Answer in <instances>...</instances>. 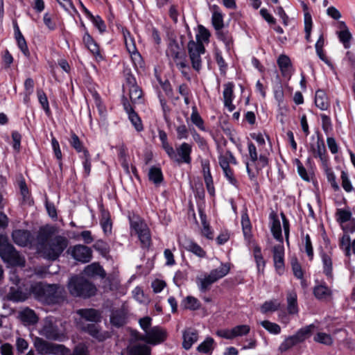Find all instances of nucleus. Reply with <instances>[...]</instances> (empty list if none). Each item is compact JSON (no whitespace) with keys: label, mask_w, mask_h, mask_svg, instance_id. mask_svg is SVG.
Segmentation results:
<instances>
[{"label":"nucleus","mask_w":355,"mask_h":355,"mask_svg":"<svg viewBox=\"0 0 355 355\" xmlns=\"http://www.w3.org/2000/svg\"><path fill=\"white\" fill-rule=\"evenodd\" d=\"M168 336V333L165 329L160 326L151 327L146 334L140 335L138 340L144 341L147 344L157 345L164 343Z\"/></svg>","instance_id":"obj_7"},{"label":"nucleus","mask_w":355,"mask_h":355,"mask_svg":"<svg viewBox=\"0 0 355 355\" xmlns=\"http://www.w3.org/2000/svg\"><path fill=\"white\" fill-rule=\"evenodd\" d=\"M183 342L182 347L188 350L189 349L193 344L197 342L198 339V331L192 328H188L183 331Z\"/></svg>","instance_id":"obj_21"},{"label":"nucleus","mask_w":355,"mask_h":355,"mask_svg":"<svg viewBox=\"0 0 355 355\" xmlns=\"http://www.w3.org/2000/svg\"><path fill=\"white\" fill-rule=\"evenodd\" d=\"M338 39L341 43H343L345 49L350 47V41L352 38V35L349 30L340 31L337 33Z\"/></svg>","instance_id":"obj_57"},{"label":"nucleus","mask_w":355,"mask_h":355,"mask_svg":"<svg viewBox=\"0 0 355 355\" xmlns=\"http://www.w3.org/2000/svg\"><path fill=\"white\" fill-rule=\"evenodd\" d=\"M159 138L162 142V146L165 150L168 156H174L173 148L168 142V137L166 132L163 130H159L158 132Z\"/></svg>","instance_id":"obj_44"},{"label":"nucleus","mask_w":355,"mask_h":355,"mask_svg":"<svg viewBox=\"0 0 355 355\" xmlns=\"http://www.w3.org/2000/svg\"><path fill=\"white\" fill-rule=\"evenodd\" d=\"M33 295L32 284L12 286L8 293V299L15 302H24Z\"/></svg>","instance_id":"obj_9"},{"label":"nucleus","mask_w":355,"mask_h":355,"mask_svg":"<svg viewBox=\"0 0 355 355\" xmlns=\"http://www.w3.org/2000/svg\"><path fill=\"white\" fill-rule=\"evenodd\" d=\"M110 322L112 325L120 327L126 322V313L123 309L113 311L110 316Z\"/></svg>","instance_id":"obj_32"},{"label":"nucleus","mask_w":355,"mask_h":355,"mask_svg":"<svg viewBox=\"0 0 355 355\" xmlns=\"http://www.w3.org/2000/svg\"><path fill=\"white\" fill-rule=\"evenodd\" d=\"M336 220L340 225L345 224L349 221L352 218L350 211L344 209H337L336 212Z\"/></svg>","instance_id":"obj_52"},{"label":"nucleus","mask_w":355,"mask_h":355,"mask_svg":"<svg viewBox=\"0 0 355 355\" xmlns=\"http://www.w3.org/2000/svg\"><path fill=\"white\" fill-rule=\"evenodd\" d=\"M129 96L131 102L133 104H139L143 102L142 95L143 92L141 88L137 86H132V88H129Z\"/></svg>","instance_id":"obj_45"},{"label":"nucleus","mask_w":355,"mask_h":355,"mask_svg":"<svg viewBox=\"0 0 355 355\" xmlns=\"http://www.w3.org/2000/svg\"><path fill=\"white\" fill-rule=\"evenodd\" d=\"M269 220L270 230L273 237L279 243H283L282 227L277 214L272 211L269 215Z\"/></svg>","instance_id":"obj_16"},{"label":"nucleus","mask_w":355,"mask_h":355,"mask_svg":"<svg viewBox=\"0 0 355 355\" xmlns=\"http://www.w3.org/2000/svg\"><path fill=\"white\" fill-rule=\"evenodd\" d=\"M351 242L350 236L348 234H344L340 239V248L345 251L347 257H349L351 255Z\"/></svg>","instance_id":"obj_53"},{"label":"nucleus","mask_w":355,"mask_h":355,"mask_svg":"<svg viewBox=\"0 0 355 355\" xmlns=\"http://www.w3.org/2000/svg\"><path fill=\"white\" fill-rule=\"evenodd\" d=\"M297 344V343L293 336H288L281 343L279 350L282 352H286Z\"/></svg>","instance_id":"obj_61"},{"label":"nucleus","mask_w":355,"mask_h":355,"mask_svg":"<svg viewBox=\"0 0 355 355\" xmlns=\"http://www.w3.org/2000/svg\"><path fill=\"white\" fill-rule=\"evenodd\" d=\"M315 342L329 345L332 343V339L329 334L326 333H318L314 337Z\"/></svg>","instance_id":"obj_64"},{"label":"nucleus","mask_w":355,"mask_h":355,"mask_svg":"<svg viewBox=\"0 0 355 355\" xmlns=\"http://www.w3.org/2000/svg\"><path fill=\"white\" fill-rule=\"evenodd\" d=\"M202 172L204 175V180L206 184V187L208 193L211 196H214L215 193L213 179L210 172L209 162V161L202 162Z\"/></svg>","instance_id":"obj_23"},{"label":"nucleus","mask_w":355,"mask_h":355,"mask_svg":"<svg viewBox=\"0 0 355 355\" xmlns=\"http://www.w3.org/2000/svg\"><path fill=\"white\" fill-rule=\"evenodd\" d=\"M254 258L259 273H263L266 261L262 256L261 248L256 245L253 249Z\"/></svg>","instance_id":"obj_41"},{"label":"nucleus","mask_w":355,"mask_h":355,"mask_svg":"<svg viewBox=\"0 0 355 355\" xmlns=\"http://www.w3.org/2000/svg\"><path fill=\"white\" fill-rule=\"evenodd\" d=\"M37 352L41 355H67L70 350L62 345L49 343L37 338L34 343Z\"/></svg>","instance_id":"obj_6"},{"label":"nucleus","mask_w":355,"mask_h":355,"mask_svg":"<svg viewBox=\"0 0 355 355\" xmlns=\"http://www.w3.org/2000/svg\"><path fill=\"white\" fill-rule=\"evenodd\" d=\"M70 294L73 297L83 298L90 297L96 294V286L81 276H73L70 278L67 284Z\"/></svg>","instance_id":"obj_3"},{"label":"nucleus","mask_w":355,"mask_h":355,"mask_svg":"<svg viewBox=\"0 0 355 355\" xmlns=\"http://www.w3.org/2000/svg\"><path fill=\"white\" fill-rule=\"evenodd\" d=\"M311 151L315 158H319L324 166H327V155L323 140L318 139L315 144H311Z\"/></svg>","instance_id":"obj_18"},{"label":"nucleus","mask_w":355,"mask_h":355,"mask_svg":"<svg viewBox=\"0 0 355 355\" xmlns=\"http://www.w3.org/2000/svg\"><path fill=\"white\" fill-rule=\"evenodd\" d=\"M32 292L35 300L46 304H58L64 298V288L57 284L33 283Z\"/></svg>","instance_id":"obj_2"},{"label":"nucleus","mask_w":355,"mask_h":355,"mask_svg":"<svg viewBox=\"0 0 355 355\" xmlns=\"http://www.w3.org/2000/svg\"><path fill=\"white\" fill-rule=\"evenodd\" d=\"M275 270L278 274L284 272V248L283 243L275 245L272 250Z\"/></svg>","instance_id":"obj_12"},{"label":"nucleus","mask_w":355,"mask_h":355,"mask_svg":"<svg viewBox=\"0 0 355 355\" xmlns=\"http://www.w3.org/2000/svg\"><path fill=\"white\" fill-rule=\"evenodd\" d=\"M37 95L38 101H39L40 103L41 104L42 108L44 110L46 114L49 115L51 113V111H50L49 101H48L46 94L44 93V92L42 89H39L37 90Z\"/></svg>","instance_id":"obj_55"},{"label":"nucleus","mask_w":355,"mask_h":355,"mask_svg":"<svg viewBox=\"0 0 355 355\" xmlns=\"http://www.w3.org/2000/svg\"><path fill=\"white\" fill-rule=\"evenodd\" d=\"M210 35L209 30L202 25H200L198 26V33L196 35V42H195V43H208L209 42Z\"/></svg>","instance_id":"obj_51"},{"label":"nucleus","mask_w":355,"mask_h":355,"mask_svg":"<svg viewBox=\"0 0 355 355\" xmlns=\"http://www.w3.org/2000/svg\"><path fill=\"white\" fill-rule=\"evenodd\" d=\"M57 229L52 225L40 227L35 238L34 248L43 257L51 261L58 259L69 244L68 239L56 234Z\"/></svg>","instance_id":"obj_1"},{"label":"nucleus","mask_w":355,"mask_h":355,"mask_svg":"<svg viewBox=\"0 0 355 355\" xmlns=\"http://www.w3.org/2000/svg\"><path fill=\"white\" fill-rule=\"evenodd\" d=\"M315 104L322 110H327L329 107V101L324 90L318 89L316 91Z\"/></svg>","instance_id":"obj_35"},{"label":"nucleus","mask_w":355,"mask_h":355,"mask_svg":"<svg viewBox=\"0 0 355 355\" xmlns=\"http://www.w3.org/2000/svg\"><path fill=\"white\" fill-rule=\"evenodd\" d=\"M168 58H171L174 62L181 60L184 56L182 45L173 39H170L166 51Z\"/></svg>","instance_id":"obj_15"},{"label":"nucleus","mask_w":355,"mask_h":355,"mask_svg":"<svg viewBox=\"0 0 355 355\" xmlns=\"http://www.w3.org/2000/svg\"><path fill=\"white\" fill-rule=\"evenodd\" d=\"M277 64L283 76L290 77L291 76L293 68L288 56L281 55L277 59Z\"/></svg>","instance_id":"obj_24"},{"label":"nucleus","mask_w":355,"mask_h":355,"mask_svg":"<svg viewBox=\"0 0 355 355\" xmlns=\"http://www.w3.org/2000/svg\"><path fill=\"white\" fill-rule=\"evenodd\" d=\"M261 325L267 330L269 333L272 334H279L281 332L280 326L275 322L269 320H263L260 322Z\"/></svg>","instance_id":"obj_56"},{"label":"nucleus","mask_w":355,"mask_h":355,"mask_svg":"<svg viewBox=\"0 0 355 355\" xmlns=\"http://www.w3.org/2000/svg\"><path fill=\"white\" fill-rule=\"evenodd\" d=\"M321 257L323 264V272L327 276V279L332 282L334 279V275L331 258L325 253H322Z\"/></svg>","instance_id":"obj_36"},{"label":"nucleus","mask_w":355,"mask_h":355,"mask_svg":"<svg viewBox=\"0 0 355 355\" xmlns=\"http://www.w3.org/2000/svg\"><path fill=\"white\" fill-rule=\"evenodd\" d=\"M224 90L223 92L224 105L230 112L235 110V105L232 103L234 98L233 83L229 82L223 85Z\"/></svg>","instance_id":"obj_19"},{"label":"nucleus","mask_w":355,"mask_h":355,"mask_svg":"<svg viewBox=\"0 0 355 355\" xmlns=\"http://www.w3.org/2000/svg\"><path fill=\"white\" fill-rule=\"evenodd\" d=\"M12 238L13 241L19 246H33L35 243V239L28 230H16L12 233Z\"/></svg>","instance_id":"obj_11"},{"label":"nucleus","mask_w":355,"mask_h":355,"mask_svg":"<svg viewBox=\"0 0 355 355\" xmlns=\"http://www.w3.org/2000/svg\"><path fill=\"white\" fill-rule=\"evenodd\" d=\"M58 323H60V321L52 316L45 318L40 330V334L49 340H62L65 336L63 331L59 327Z\"/></svg>","instance_id":"obj_5"},{"label":"nucleus","mask_w":355,"mask_h":355,"mask_svg":"<svg viewBox=\"0 0 355 355\" xmlns=\"http://www.w3.org/2000/svg\"><path fill=\"white\" fill-rule=\"evenodd\" d=\"M128 119L131 121L132 125L135 127L137 131L141 132L144 130L141 120L137 113L135 112L129 113Z\"/></svg>","instance_id":"obj_60"},{"label":"nucleus","mask_w":355,"mask_h":355,"mask_svg":"<svg viewBox=\"0 0 355 355\" xmlns=\"http://www.w3.org/2000/svg\"><path fill=\"white\" fill-rule=\"evenodd\" d=\"M148 179L156 186L159 185L164 180L161 168L155 166L151 167L148 172Z\"/></svg>","instance_id":"obj_40"},{"label":"nucleus","mask_w":355,"mask_h":355,"mask_svg":"<svg viewBox=\"0 0 355 355\" xmlns=\"http://www.w3.org/2000/svg\"><path fill=\"white\" fill-rule=\"evenodd\" d=\"M80 157L83 159L85 174L86 176H89L92 168L91 157L89 151H85V154L80 155Z\"/></svg>","instance_id":"obj_59"},{"label":"nucleus","mask_w":355,"mask_h":355,"mask_svg":"<svg viewBox=\"0 0 355 355\" xmlns=\"http://www.w3.org/2000/svg\"><path fill=\"white\" fill-rule=\"evenodd\" d=\"M138 237L143 247H149L151 244V236L149 228L147 227L139 232Z\"/></svg>","instance_id":"obj_54"},{"label":"nucleus","mask_w":355,"mask_h":355,"mask_svg":"<svg viewBox=\"0 0 355 355\" xmlns=\"http://www.w3.org/2000/svg\"><path fill=\"white\" fill-rule=\"evenodd\" d=\"M0 257L4 262L11 266H24L25 259L15 247L9 243L6 235L0 234Z\"/></svg>","instance_id":"obj_4"},{"label":"nucleus","mask_w":355,"mask_h":355,"mask_svg":"<svg viewBox=\"0 0 355 355\" xmlns=\"http://www.w3.org/2000/svg\"><path fill=\"white\" fill-rule=\"evenodd\" d=\"M19 318L21 322L26 324H35L38 322V317L35 312L26 307L19 312Z\"/></svg>","instance_id":"obj_25"},{"label":"nucleus","mask_w":355,"mask_h":355,"mask_svg":"<svg viewBox=\"0 0 355 355\" xmlns=\"http://www.w3.org/2000/svg\"><path fill=\"white\" fill-rule=\"evenodd\" d=\"M280 307V302L277 300H272L266 301L261 306V311L263 313H267L268 312H275L277 311Z\"/></svg>","instance_id":"obj_49"},{"label":"nucleus","mask_w":355,"mask_h":355,"mask_svg":"<svg viewBox=\"0 0 355 355\" xmlns=\"http://www.w3.org/2000/svg\"><path fill=\"white\" fill-rule=\"evenodd\" d=\"M130 227L135 231L136 234H138L143 229L146 228L148 226L144 220L139 218H137L130 220Z\"/></svg>","instance_id":"obj_62"},{"label":"nucleus","mask_w":355,"mask_h":355,"mask_svg":"<svg viewBox=\"0 0 355 355\" xmlns=\"http://www.w3.org/2000/svg\"><path fill=\"white\" fill-rule=\"evenodd\" d=\"M201 223L202 225V234L208 239H213L214 234L209 226V223L207 221L206 215L202 212L200 213Z\"/></svg>","instance_id":"obj_48"},{"label":"nucleus","mask_w":355,"mask_h":355,"mask_svg":"<svg viewBox=\"0 0 355 355\" xmlns=\"http://www.w3.org/2000/svg\"><path fill=\"white\" fill-rule=\"evenodd\" d=\"M314 327L315 326L313 324L306 326L299 329L295 334L293 335L297 344L303 342L309 338Z\"/></svg>","instance_id":"obj_39"},{"label":"nucleus","mask_w":355,"mask_h":355,"mask_svg":"<svg viewBox=\"0 0 355 355\" xmlns=\"http://www.w3.org/2000/svg\"><path fill=\"white\" fill-rule=\"evenodd\" d=\"M287 311L290 315H297L299 312L297 305V296L295 291H292L287 293Z\"/></svg>","instance_id":"obj_28"},{"label":"nucleus","mask_w":355,"mask_h":355,"mask_svg":"<svg viewBox=\"0 0 355 355\" xmlns=\"http://www.w3.org/2000/svg\"><path fill=\"white\" fill-rule=\"evenodd\" d=\"M214 339L212 338L208 337L198 346L197 350L200 353L203 354L211 353L214 349Z\"/></svg>","instance_id":"obj_50"},{"label":"nucleus","mask_w":355,"mask_h":355,"mask_svg":"<svg viewBox=\"0 0 355 355\" xmlns=\"http://www.w3.org/2000/svg\"><path fill=\"white\" fill-rule=\"evenodd\" d=\"M250 331V327L247 324H241L235 326L232 329L233 338L243 336L248 334Z\"/></svg>","instance_id":"obj_58"},{"label":"nucleus","mask_w":355,"mask_h":355,"mask_svg":"<svg viewBox=\"0 0 355 355\" xmlns=\"http://www.w3.org/2000/svg\"><path fill=\"white\" fill-rule=\"evenodd\" d=\"M196 282L199 291L201 293H205L210 289L211 285L216 281L209 273H204L196 277Z\"/></svg>","instance_id":"obj_20"},{"label":"nucleus","mask_w":355,"mask_h":355,"mask_svg":"<svg viewBox=\"0 0 355 355\" xmlns=\"http://www.w3.org/2000/svg\"><path fill=\"white\" fill-rule=\"evenodd\" d=\"M231 269V264L230 263H220L219 267L213 269L210 271L209 274L213 278L218 282L220 279L225 277L230 272Z\"/></svg>","instance_id":"obj_30"},{"label":"nucleus","mask_w":355,"mask_h":355,"mask_svg":"<svg viewBox=\"0 0 355 355\" xmlns=\"http://www.w3.org/2000/svg\"><path fill=\"white\" fill-rule=\"evenodd\" d=\"M83 40L85 46L94 56L102 58L98 45L87 32L85 33Z\"/></svg>","instance_id":"obj_29"},{"label":"nucleus","mask_w":355,"mask_h":355,"mask_svg":"<svg viewBox=\"0 0 355 355\" xmlns=\"http://www.w3.org/2000/svg\"><path fill=\"white\" fill-rule=\"evenodd\" d=\"M241 225L245 238L250 239L252 236V225L247 214L241 216Z\"/></svg>","instance_id":"obj_47"},{"label":"nucleus","mask_w":355,"mask_h":355,"mask_svg":"<svg viewBox=\"0 0 355 355\" xmlns=\"http://www.w3.org/2000/svg\"><path fill=\"white\" fill-rule=\"evenodd\" d=\"M218 162L222 169L230 167V164H236L237 162L231 151L227 150L218 157Z\"/></svg>","instance_id":"obj_37"},{"label":"nucleus","mask_w":355,"mask_h":355,"mask_svg":"<svg viewBox=\"0 0 355 355\" xmlns=\"http://www.w3.org/2000/svg\"><path fill=\"white\" fill-rule=\"evenodd\" d=\"M187 48L192 67L199 71L202 67L201 55L205 52V46L203 44L195 43V41L190 40Z\"/></svg>","instance_id":"obj_8"},{"label":"nucleus","mask_w":355,"mask_h":355,"mask_svg":"<svg viewBox=\"0 0 355 355\" xmlns=\"http://www.w3.org/2000/svg\"><path fill=\"white\" fill-rule=\"evenodd\" d=\"M15 35L19 48L20 49L23 54L26 57L28 58L30 56V52L26 40L24 37L22 33H21L17 24L15 26Z\"/></svg>","instance_id":"obj_33"},{"label":"nucleus","mask_w":355,"mask_h":355,"mask_svg":"<svg viewBox=\"0 0 355 355\" xmlns=\"http://www.w3.org/2000/svg\"><path fill=\"white\" fill-rule=\"evenodd\" d=\"M191 121L196 125L200 130L206 132L207 128L203 119L200 115L196 105L192 107V112L191 114Z\"/></svg>","instance_id":"obj_38"},{"label":"nucleus","mask_w":355,"mask_h":355,"mask_svg":"<svg viewBox=\"0 0 355 355\" xmlns=\"http://www.w3.org/2000/svg\"><path fill=\"white\" fill-rule=\"evenodd\" d=\"M123 35L127 51L130 54L132 60L136 62L141 61V56L138 52L135 40L128 30H123Z\"/></svg>","instance_id":"obj_13"},{"label":"nucleus","mask_w":355,"mask_h":355,"mask_svg":"<svg viewBox=\"0 0 355 355\" xmlns=\"http://www.w3.org/2000/svg\"><path fill=\"white\" fill-rule=\"evenodd\" d=\"M71 256L77 261L87 263L92 257V251L87 246L76 245L71 250Z\"/></svg>","instance_id":"obj_17"},{"label":"nucleus","mask_w":355,"mask_h":355,"mask_svg":"<svg viewBox=\"0 0 355 355\" xmlns=\"http://www.w3.org/2000/svg\"><path fill=\"white\" fill-rule=\"evenodd\" d=\"M211 24L216 31L224 28L223 14L216 5L212 6Z\"/></svg>","instance_id":"obj_27"},{"label":"nucleus","mask_w":355,"mask_h":355,"mask_svg":"<svg viewBox=\"0 0 355 355\" xmlns=\"http://www.w3.org/2000/svg\"><path fill=\"white\" fill-rule=\"evenodd\" d=\"M181 307L184 309H188L191 311L198 310L201 306V303L196 297L189 295L184 297L180 304Z\"/></svg>","instance_id":"obj_34"},{"label":"nucleus","mask_w":355,"mask_h":355,"mask_svg":"<svg viewBox=\"0 0 355 355\" xmlns=\"http://www.w3.org/2000/svg\"><path fill=\"white\" fill-rule=\"evenodd\" d=\"M313 295L316 299L329 302L333 299V291L324 282H320L313 288Z\"/></svg>","instance_id":"obj_14"},{"label":"nucleus","mask_w":355,"mask_h":355,"mask_svg":"<svg viewBox=\"0 0 355 355\" xmlns=\"http://www.w3.org/2000/svg\"><path fill=\"white\" fill-rule=\"evenodd\" d=\"M77 313L86 320L98 322L101 321V313L94 309H81L77 311Z\"/></svg>","instance_id":"obj_26"},{"label":"nucleus","mask_w":355,"mask_h":355,"mask_svg":"<svg viewBox=\"0 0 355 355\" xmlns=\"http://www.w3.org/2000/svg\"><path fill=\"white\" fill-rule=\"evenodd\" d=\"M128 355H151V349L146 344L137 343L129 347Z\"/></svg>","instance_id":"obj_31"},{"label":"nucleus","mask_w":355,"mask_h":355,"mask_svg":"<svg viewBox=\"0 0 355 355\" xmlns=\"http://www.w3.org/2000/svg\"><path fill=\"white\" fill-rule=\"evenodd\" d=\"M83 329L98 341H103L110 337V334L107 331L102 332L96 324H87L83 327Z\"/></svg>","instance_id":"obj_22"},{"label":"nucleus","mask_w":355,"mask_h":355,"mask_svg":"<svg viewBox=\"0 0 355 355\" xmlns=\"http://www.w3.org/2000/svg\"><path fill=\"white\" fill-rule=\"evenodd\" d=\"M175 130L178 139H186L189 137V130L185 124H181L176 126Z\"/></svg>","instance_id":"obj_63"},{"label":"nucleus","mask_w":355,"mask_h":355,"mask_svg":"<svg viewBox=\"0 0 355 355\" xmlns=\"http://www.w3.org/2000/svg\"><path fill=\"white\" fill-rule=\"evenodd\" d=\"M185 248L199 257H205L206 255L205 251L198 244L191 240L187 241Z\"/></svg>","instance_id":"obj_46"},{"label":"nucleus","mask_w":355,"mask_h":355,"mask_svg":"<svg viewBox=\"0 0 355 355\" xmlns=\"http://www.w3.org/2000/svg\"><path fill=\"white\" fill-rule=\"evenodd\" d=\"M216 34L217 38L222 41L227 49H230L233 44V39L231 34L227 31H224L223 28L216 31Z\"/></svg>","instance_id":"obj_43"},{"label":"nucleus","mask_w":355,"mask_h":355,"mask_svg":"<svg viewBox=\"0 0 355 355\" xmlns=\"http://www.w3.org/2000/svg\"><path fill=\"white\" fill-rule=\"evenodd\" d=\"M192 153V145L187 142L182 143L176 149H173L174 156H168L174 162L182 164H191Z\"/></svg>","instance_id":"obj_10"},{"label":"nucleus","mask_w":355,"mask_h":355,"mask_svg":"<svg viewBox=\"0 0 355 355\" xmlns=\"http://www.w3.org/2000/svg\"><path fill=\"white\" fill-rule=\"evenodd\" d=\"M71 146L80 155L85 154V151H88L84 146L83 141H80L77 135L74 132L71 133V138L69 140Z\"/></svg>","instance_id":"obj_42"}]
</instances>
